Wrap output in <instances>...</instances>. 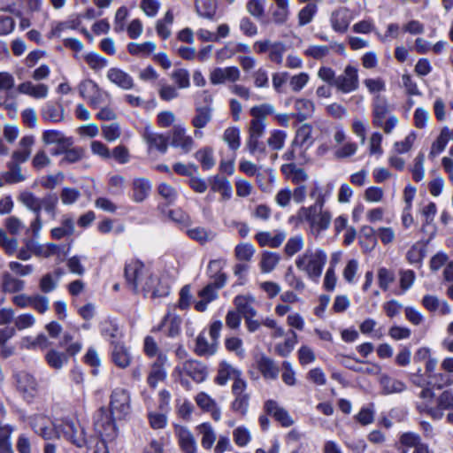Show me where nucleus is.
<instances>
[{"instance_id":"obj_11","label":"nucleus","mask_w":453,"mask_h":453,"mask_svg":"<svg viewBox=\"0 0 453 453\" xmlns=\"http://www.w3.org/2000/svg\"><path fill=\"white\" fill-rule=\"evenodd\" d=\"M173 374L186 375L196 383H201L207 377V368L202 362L195 359H187L179 362L174 368Z\"/></svg>"},{"instance_id":"obj_26","label":"nucleus","mask_w":453,"mask_h":453,"mask_svg":"<svg viewBox=\"0 0 453 453\" xmlns=\"http://www.w3.org/2000/svg\"><path fill=\"white\" fill-rule=\"evenodd\" d=\"M179 444L184 453H196L197 445L192 433L185 426H178L175 428Z\"/></svg>"},{"instance_id":"obj_13","label":"nucleus","mask_w":453,"mask_h":453,"mask_svg":"<svg viewBox=\"0 0 453 453\" xmlns=\"http://www.w3.org/2000/svg\"><path fill=\"white\" fill-rule=\"evenodd\" d=\"M28 422L34 432L44 440H51L55 438V423L51 422L47 416L35 414L28 418Z\"/></svg>"},{"instance_id":"obj_51","label":"nucleus","mask_w":453,"mask_h":453,"mask_svg":"<svg viewBox=\"0 0 453 453\" xmlns=\"http://www.w3.org/2000/svg\"><path fill=\"white\" fill-rule=\"evenodd\" d=\"M85 150L81 147H69L66 150L65 157H63L59 162L60 165L67 164H74L85 157Z\"/></svg>"},{"instance_id":"obj_4","label":"nucleus","mask_w":453,"mask_h":453,"mask_svg":"<svg viewBox=\"0 0 453 453\" xmlns=\"http://www.w3.org/2000/svg\"><path fill=\"white\" fill-rule=\"evenodd\" d=\"M124 276L127 286L134 292L151 288L150 280L153 276L150 269L139 259L132 258L126 262Z\"/></svg>"},{"instance_id":"obj_56","label":"nucleus","mask_w":453,"mask_h":453,"mask_svg":"<svg viewBox=\"0 0 453 453\" xmlns=\"http://www.w3.org/2000/svg\"><path fill=\"white\" fill-rule=\"evenodd\" d=\"M275 111L274 106L271 104H262L259 105L253 106L250 113L253 117L252 119H258L263 122H265L266 117L268 115L273 114Z\"/></svg>"},{"instance_id":"obj_55","label":"nucleus","mask_w":453,"mask_h":453,"mask_svg":"<svg viewBox=\"0 0 453 453\" xmlns=\"http://www.w3.org/2000/svg\"><path fill=\"white\" fill-rule=\"evenodd\" d=\"M45 359L48 365L56 369H61L67 363V356L64 353L58 352L57 350L51 349L48 351L45 356Z\"/></svg>"},{"instance_id":"obj_2","label":"nucleus","mask_w":453,"mask_h":453,"mask_svg":"<svg viewBox=\"0 0 453 453\" xmlns=\"http://www.w3.org/2000/svg\"><path fill=\"white\" fill-rule=\"evenodd\" d=\"M94 426L100 438L89 441L88 453H109L108 443L118 436L116 423L108 416L104 408H100L94 415Z\"/></svg>"},{"instance_id":"obj_47","label":"nucleus","mask_w":453,"mask_h":453,"mask_svg":"<svg viewBox=\"0 0 453 453\" xmlns=\"http://www.w3.org/2000/svg\"><path fill=\"white\" fill-rule=\"evenodd\" d=\"M380 384L383 389V393L386 395L401 393L406 388V386L403 381L390 378L388 376H383L380 380Z\"/></svg>"},{"instance_id":"obj_42","label":"nucleus","mask_w":453,"mask_h":453,"mask_svg":"<svg viewBox=\"0 0 453 453\" xmlns=\"http://www.w3.org/2000/svg\"><path fill=\"white\" fill-rule=\"evenodd\" d=\"M312 127L308 124H303L296 131L295 139L293 140V146L303 147L306 145L311 146L313 141L311 140Z\"/></svg>"},{"instance_id":"obj_32","label":"nucleus","mask_w":453,"mask_h":453,"mask_svg":"<svg viewBox=\"0 0 453 453\" xmlns=\"http://www.w3.org/2000/svg\"><path fill=\"white\" fill-rule=\"evenodd\" d=\"M314 104L308 99H297L295 102V110L296 112L293 113V117L296 118L298 121L303 122L310 118H311L314 112Z\"/></svg>"},{"instance_id":"obj_34","label":"nucleus","mask_w":453,"mask_h":453,"mask_svg":"<svg viewBox=\"0 0 453 453\" xmlns=\"http://www.w3.org/2000/svg\"><path fill=\"white\" fill-rule=\"evenodd\" d=\"M25 288V281L13 276L9 272L2 274V289L4 293H18Z\"/></svg>"},{"instance_id":"obj_24","label":"nucleus","mask_w":453,"mask_h":453,"mask_svg":"<svg viewBox=\"0 0 453 453\" xmlns=\"http://www.w3.org/2000/svg\"><path fill=\"white\" fill-rule=\"evenodd\" d=\"M35 143V138L33 135H26L19 141L20 150H15L12 156V161L10 163H17L18 165L25 163L28 160L31 155V148Z\"/></svg>"},{"instance_id":"obj_5","label":"nucleus","mask_w":453,"mask_h":453,"mask_svg":"<svg viewBox=\"0 0 453 453\" xmlns=\"http://www.w3.org/2000/svg\"><path fill=\"white\" fill-rule=\"evenodd\" d=\"M55 438H64L77 447L88 444L84 429L73 418H63L54 424Z\"/></svg>"},{"instance_id":"obj_19","label":"nucleus","mask_w":453,"mask_h":453,"mask_svg":"<svg viewBox=\"0 0 453 453\" xmlns=\"http://www.w3.org/2000/svg\"><path fill=\"white\" fill-rule=\"evenodd\" d=\"M196 403L203 411L210 412L215 421L221 418V410L216 401L205 392H200L195 397Z\"/></svg>"},{"instance_id":"obj_8","label":"nucleus","mask_w":453,"mask_h":453,"mask_svg":"<svg viewBox=\"0 0 453 453\" xmlns=\"http://www.w3.org/2000/svg\"><path fill=\"white\" fill-rule=\"evenodd\" d=\"M130 401L127 390L120 388L112 390L110 396V413L107 412V414L114 423L116 419H123L130 413ZM104 408L107 410L105 407Z\"/></svg>"},{"instance_id":"obj_44","label":"nucleus","mask_w":453,"mask_h":453,"mask_svg":"<svg viewBox=\"0 0 453 453\" xmlns=\"http://www.w3.org/2000/svg\"><path fill=\"white\" fill-rule=\"evenodd\" d=\"M217 344L214 342H208L205 335L200 334L196 342L195 352L198 356H211L216 352Z\"/></svg>"},{"instance_id":"obj_22","label":"nucleus","mask_w":453,"mask_h":453,"mask_svg":"<svg viewBox=\"0 0 453 453\" xmlns=\"http://www.w3.org/2000/svg\"><path fill=\"white\" fill-rule=\"evenodd\" d=\"M106 77L111 83L124 90H128L134 88V83L133 78L127 73L119 68H110L107 71Z\"/></svg>"},{"instance_id":"obj_57","label":"nucleus","mask_w":453,"mask_h":453,"mask_svg":"<svg viewBox=\"0 0 453 453\" xmlns=\"http://www.w3.org/2000/svg\"><path fill=\"white\" fill-rule=\"evenodd\" d=\"M317 6L314 4H307L298 12V25L300 27L306 26L311 23L317 13Z\"/></svg>"},{"instance_id":"obj_64","label":"nucleus","mask_w":453,"mask_h":453,"mask_svg":"<svg viewBox=\"0 0 453 453\" xmlns=\"http://www.w3.org/2000/svg\"><path fill=\"white\" fill-rule=\"evenodd\" d=\"M255 253V248L251 243H240L234 249V254L240 261H250Z\"/></svg>"},{"instance_id":"obj_16","label":"nucleus","mask_w":453,"mask_h":453,"mask_svg":"<svg viewBox=\"0 0 453 453\" xmlns=\"http://www.w3.org/2000/svg\"><path fill=\"white\" fill-rule=\"evenodd\" d=\"M241 77V72L236 66L217 67L210 75V81L212 84H222L226 81L235 82Z\"/></svg>"},{"instance_id":"obj_59","label":"nucleus","mask_w":453,"mask_h":453,"mask_svg":"<svg viewBox=\"0 0 453 453\" xmlns=\"http://www.w3.org/2000/svg\"><path fill=\"white\" fill-rule=\"evenodd\" d=\"M171 77L178 88L185 89L190 86L189 73L187 69L179 68L173 71Z\"/></svg>"},{"instance_id":"obj_35","label":"nucleus","mask_w":453,"mask_h":453,"mask_svg":"<svg viewBox=\"0 0 453 453\" xmlns=\"http://www.w3.org/2000/svg\"><path fill=\"white\" fill-rule=\"evenodd\" d=\"M143 138L149 148L156 149L160 153L165 154L168 148V138L161 134L146 132Z\"/></svg>"},{"instance_id":"obj_10","label":"nucleus","mask_w":453,"mask_h":453,"mask_svg":"<svg viewBox=\"0 0 453 453\" xmlns=\"http://www.w3.org/2000/svg\"><path fill=\"white\" fill-rule=\"evenodd\" d=\"M246 388L247 382L243 379H238L232 385V394L234 399L231 403V409L242 417L247 415L250 406V395L246 392Z\"/></svg>"},{"instance_id":"obj_52","label":"nucleus","mask_w":453,"mask_h":453,"mask_svg":"<svg viewBox=\"0 0 453 453\" xmlns=\"http://www.w3.org/2000/svg\"><path fill=\"white\" fill-rule=\"evenodd\" d=\"M81 21L79 19H69L65 21L57 23L50 31L51 37H60L62 33L66 30L77 29Z\"/></svg>"},{"instance_id":"obj_20","label":"nucleus","mask_w":453,"mask_h":453,"mask_svg":"<svg viewBox=\"0 0 453 453\" xmlns=\"http://www.w3.org/2000/svg\"><path fill=\"white\" fill-rule=\"evenodd\" d=\"M17 388L21 393L27 395L29 396H33L38 389V383L35 378L27 372H19L15 375Z\"/></svg>"},{"instance_id":"obj_38","label":"nucleus","mask_w":453,"mask_h":453,"mask_svg":"<svg viewBox=\"0 0 453 453\" xmlns=\"http://www.w3.org/2000/svg\"><path fill=\"white\" fill-rule=\"evenodd\" d=\"M276 8L273 11L272 16L273 22L282 25L287 22L289 17V1L288 0H273Z\"/></svg>"},{"instance_id":"obj_50","label":"nucleus","mask_w":453,"mask_h":453,"mask_svg":"<svg viewBox=\"0 0 453 453\" xmlns=\"http://www.w3.org/2000/svg\"><path fill=\"white\" fill-rule=\"evenodd\" d=\"M157 48L154 42H145L142 43L129 42L127 45V50L131 55H150Z\"/></svg>"},{"instance_id":"obj_62","label":"nucleus","mask_w":453,"mask_h":453,"mask_svg":"<svg viewBox=\"0 0 453 453\" xmlns=\"http://www.w3.org/2000/svg\"><path fill=\"white\" fill-rule=\"evenodd\" d=\"M233 437L235 444L239 447L247 446L252 438L250 430L243 426H238L234 430Z\"/></svg>"},{"instance_id":"obj_6","label":"nucleus","mask_w":453,"mask_h":453,"mask_svg":"<svg viewBox=\"0 0 453 453\" xmlns=\"http://www.w3.org/2000/svg\"><path fill=\"white\" fill-rule=\"evenodd\" d=\"M399 122L395 115L389 114V106L387 101L376 96L372 103V125L375 127L382 128L384 133L389 134L393 132Z\"/></svg>"},{"instance_id":"obj_28","label":"nucleus","mask_w":453,"mask_h":453,"mask_svg":"<svg viewBox=\"0 0 453 453\" xmlns=\"http://www.w3.org/2000/svg\"><path fill=\"white\" fill-rule=\"evenodd\" d=\"M257 363V369L265 380H276L278 378L280 368L272 358L262 355Z\"/></svg>"},{"instance_id":"obj_37","label":"nucleus","mask_w":453,"mask_h":453,"mask_svg":"<svg viewBox=\"0 0 453 453\" xmlns=\"http://www.w3.org/2000/svg\"><path fill=\"white\" fill-rule=\"evenodd\" d=\"M220 261L219 260H211L208 265V272L210 273V277L212 280V282L210 284H213V287L216 289L222 288L226 281V276L225 273H220Z\"/></svg>"},{"instance_id":"obj_30","label":"nucleus","mask_w":453,"mask_h":453,"mask_svg":"<svg viewBox=\"0 0 453 453\" xmlns=\"http://www.w3.org/2000/svg\"><path fill=\"white\" fill-rule=\"evenodd\" d=\"M151 183L149 179L136 178L133 180V200L136 203L144 201L150 195Z\"/></svg>"},{"instance_id":"obj_45","label":"nucleus","mask_w":453,"mask_h":453,"mask_svg":"<svg viewBox=\"0 0 453 453\" xmlns=\"http://www.w3.org/2000/svg\"><path fill=\"white\" fill-rule=\"evenodd\" d=\"M7 167L9 170L3 173V178L6 183L15 184L26 180L25 175L21 173L20 165H18L17 163L9 162Z\"/></svg>"},{"instance_id":"obj_36","label":"nucleus","mask_w":453,"mask_h":453,"mask_svg":"<svg viewBox=\"0 0 453 453\" xmlns=\"http://www.w3.org/2000/svg\"><path fill=\"white\" fill-rule=\"evenodd\" d=\"M211 188L213 192L221 193L224 200H229L232 196L233 188L230 181L223 176L216 175L211 182Z\"/></svg>"},{"instance_id":"obj_29","label":"nucleus","mask_w":453,"mask_h":453,"mask_svg":"<svg viewBox=\"0 0 453 453\" xmlns=\"http://www.w3.org/2000/svg\"><path fill=\"white\" fill-rule=\"evenodd\" d=\"M18 91L21 94L30 96L36 99L45 98L49 93V88L45 84H33L31 81H25L18 86Z\"/></svg>"},{"instance_id":"obj_46","label":"nucleus","mask_w":453,"mask_h":453,"mask_svg":"<svg viewBox=\"0 0 453 453\" xmlns=\"http://www.w3.org/2000/svg\"><path fill=\"white\" fill-rule=\"evenodd\" d=\"M280 260V257L276 252L265 251L262 254L260 268L262 273H268L275 269Z\"/></svg>"},{"instance_id":"obj_14","label":"nucleus","mask_w":453,"mask_h":453,"mask_svg":"<svg viewBox=\"0 0 453 453\" xmlns=\"http://www.w3.org/2000/svg\"><path fill=\"white\" fill-rule=\"evenodd\" d=\"M171 146L180 149L185 154L192 150L195 145L193 138L187 134L186 128L180 125L174 126L171 132Z\"/></svg>"},{"instance_id":"obj_9","label":"nucleus","mask_w":453,"mask_h":453,"mask_svg":"<svg viewBox=\"0 0 453 453\" xmlns=\"http://www.w3.org/2000/svg\"><path fill=\"white\" fill-rule=\"evenodd\" d=\"M204 105L196 103L195 115L191 119L192 126L196 128L194 134L196 137L201 138L203 132L199 131L205 127L212 119V96L207 92L201 93Z\"/></svg>"},{"instance_id":"obj_60","label":"nucleus","mask_w":453,"mask_h":453,"mask_svg":"<svg viewBox=\"0 0 453 453\" xmlns=\"http://www.w3.org/2000/svg\"><path fill=\"white\" fill-rule=\"evenodd\" d=\"M292 336L286 339L284 342L279 343L275 346L276 353L280 357H288L294 349L297 339L296 334L294 331H290Z\"/></svg>"},{"instance_id":"obj_1","label":"nucleus","mask_w":453,"mask_h":453,"mask_svg":"<svg viewBox=\"0 0 453 453\" xmlns=\"http://www.w3.org/2000/svg\"><path fill=\"white\" fill-rule=\"evenodd\" d=\"M18 201L29 211L35 214L30 222L27 233H31L35 239L40 237L43 226L42 211H44L51 219H56L58 215V197L55 193H47L39 197L31 191L24 190L19 193Z\"/></svg>"},{"instance_id":"obj_33","label":"nucleus","mask_w":453,"mask_h":453,"mask_svg":"<svg viewBox=\"0 0 453 453\" xmlns=\"http://www.w3.org/2000/svg\"><path fill=\"white\" fill-rule=\"evenodd\" d=\"M254 298H250L244 296H237L234 299V303L238 312L245 319L255 318L257 311L252 305Z\"/></svg>"},{"instance_id":"obj_12","label":"nucleus","mask_w":453,"mask_h":453,"mask_svg":"<svg viewBox=\"0 0 453 453\" xmlns=\"http://www.w3.org/2000/svg\"><path fill=\"white\" fill-rule=\"evenodd\" d=\"M334 88L341 93L349 94L359 88L358 70L357 67L348 65L342 73L337 76Z\"/></svg>"},{"instance_id":"obj_63","label":"nucleus","mask_w":453,"mask_h":453,"mask_svg":"<svg viewBox=\"0 0 453 453\" xmlns=\"http://www.w3.org/2000/svg\"><path fill=\"white\" fill-rule=\"evenodd\" d=\"M84 58L89 67L95 71L101 70L108 65V60L96 52L88 53Z\"/></svg>"},{"instance_id":"obj_53","label":"nucleus","mask_w":453,"mask_h":453,"mask_svg":"<svg viewBox=\"0 0 453 453\" xmlns=\"http://www.w3.org/2000/svg\"><path fill=\"white\" fill-rule=\"evenodd\" d=\"M260 138H248L246 141V149L250 155L261 159L265 156L266 148L264 142L259 141Z\"/></svg>"},{"instance_id":"obj_58","label":"nucleus","mask_w":453,"mask_h":453,"mask_svg":"<svg viewBox=\"0 0 453 453\" xmlns=\"http://www.w3.org/2000/svg\"><path fill=\"white\" fill-rule=\"evenodd\" d=\"M304 246V240L301 234L290 237L285 247L284 251L288 257H293L301 250H303Z\"/></svg>"},{"instance_id":"obj_39","label":"nucleus","mask_w":453,"mask_h":453,"mask_svg":"<svg viewBox=\"0 0 453 453\" xmlns=\"http://www.w3.org/2000/svg\"><path fill=\"white\" fill-rule=\"evenodd\" d=\"M186 234L189 238L198 242L200 244L211 242L216 236V234L213 231L202 226L188 228L186 230Z\"/></svg>"},{"instance_id":"obj_48","label":"nucleus","mask_w":453,"mask_h":453,"mask_svg":"<svg viewBox=\"0 0 453 453\" xmlns=\"http://www.w3.org/2000/svg\"><path fill=\"white\" fill-rule=\"evenodd\" d=\"M195 157L200 162L203 170H210L215 165L213 150L211 148L206 147L197 150Z\"/></svg>"},{"instance_id":"obj_7","label":"nucleus","mask_w":453,"mask_h":453,"mask_svg":"<svg viewBox=\"0 0 453 453\" xmlns=\"http://www.w3.org/2000/svg\"><path fill=\"white\" fill-rule=\"evenodd\" d=\"M296 218L301 222H307L318 233L328 229L332 220V215L328 211L304 206L298 210Z\"/></svg>"},{"instance_id":"obj_17","label":"nucleus","mask_w":453,"mask_h":453,"mask_svg":"<svg viewBox=\"0 0 453 453\" xmlns=\"http://www.w3.org/2000/svg\"><path fill=\"white\" fill-rule=\"evenodd\" d=\"M353 17L350 12L346 8H340L332 12L330 17L331 27L337 33H345Z\"/></svg>"},{"instance_id":"obj_15","label":"nucleus","mask_w":453,"mask_h":453,"mask_svg":"<svg viewBox=\"0 0 453 453\" xmlns=\"http://www.w3.org/2000/svg\"><path fill=\"white\" fill-rule=\"evenodd\" d=\"M167 356L159 352L156 361L153 363L149 373L147 382L151 388H156L158 382L163 381L166 378V371L165 365L167 364Z\"/></svg>"},{"instance_id":"obj_54","label":"nucleus","mask_w":453,"mask_h":453,"mask_svg":"<svg viewBox=\"0 0 453 453\" xmlns=\"http://www.w3.org/2000/svg\"><path fill=\"white\" fill-rule=\"evenodd\" d=\"M151 288L148 290H142L144 295L150 294L151 298L165 296L169 294V288L160 283L157 277L152 276L150 280Z\"/></svg>"},{"instance_id":"obj_61","label":"nucleus","mask_w":453,"mask_h":453,"mask_svg":"<svg viewBox=\"0 0 453 453\" xmlns=\"http://www.w3.org/2000/svg\"><path fill=\"white\" fill-rule=\"evenodd\" d=\"M14 432L12 426H7L0 434V453H13L11 437Z\"/></svg>"},{"instance_id":"obj_25","label":"nucleus","mask_w":453,"mask_h":453,"mask_svg":"<svg viewBox=\"0 0 453 453\" xmlns=\"http://www.w3.org/2000/svg\"><path fill=\"white\" fill-rule=\"evenodd\" d=\"M238 379H242L241 371L234 368L231 365L223 361L219 364L218 374L215 377L214 381L219 386H224L229 380H233L234 382Z\"/></svg>"},{"instance_id":"obj_49","label":"nucleus","mask_w":453,"mask_h":453,"mask_svg":"<svg viewBox=\"0 0 453 453\" xmlns=\"http://www.w3.org/2000/svg\"><path fill=\"white\" fill-rule=\"evenodd\" d=\"M223 140L232 150H237L241 146L240 130L238 127H227L223 134Z\"/></svg>"},{"instance_id":"obj_31","label":"nucleus","mask_w":453,"mask_h":453,"mask_svg":"<svg viewBox=\"0 0 453 453\" xmlns=\"http://www.w3.org/2000/svg\"><path fill=\"white\" fill-rule=\"evenodd\" d=\"M42 117L47 121L60 122L64 120V108L61 104L48 102L42 109Z\"/></svg>"},{"instance_id":"obj_3","label":"nucleus","mask_w":453,"mask_h":453,"mask_svg":"<svg viewBox=\"0 0 453 453\" xmlns=\"http://www.w3.org/2000/svg\"><path fill=\"white\" fill-rule=\"evenodd\" d=\"M326 261L327 256L323 250H306L296 259V266L298 270L305 273L310 280L318 282Z\"/></svg>"},{"instance_id":"obj_40","label":"nucleus","mask_w":453,"mask_h":453,"mask_svg":"<svg viewBox=\"0 0 453 453\" xmlns=\"http://www.w3.org/2000/svg\"><path fill=\"white\" fill-rule=\"evenodd\" d=\"M42 140L45 144H58L64 143L66 145H73V139L65 136L58 130H46L42 133Z\"/></svg>"},{"instance_id":"obj_27","label":"nucleus","mask_w":453,"mask_h":453,"mask_svg":"<svg viewBox=\"0 0 453 453\" xmlns=\"http://www.w3.org/2000/svg\"><path fill=\"white\" fill-rule=\"evenodd\" d=\"M111 359L112 362L119 368H127L131 363V355L129 350L124 344L119 342H112Z\"/></svg>"},{"instance_id":"obj_43","label":"nucleus","mask_w":453,"mask_h":453,"mask_svg":"<svg viewBox=\"0 0 453 453\" xmlns=\"http://www.w3.org/2000/svg\"><path fill=\"white\" fill-rule=\"evenodd\" d=\"M197 430L202 434V446L206 449H210L216 441V434L213 427L210 423L205 422L199 425Z\"/></svg>"},{"instance_id":"obj_41","label":"nucleus","mask_w":453,"mask_h":453,"mask_svg":"<svg viewBox=\"0 0 453 453\" xmlns=\"http://www.w3.org/2000/svg\"><path fill=\"white\" fill-rule=\"evenodd\" d=\"M196 10L200 17L213 19L217 10V0H196Z\"/></svg>"},{"instance_id":"obj_23","label":"nucleus","mask_w":453,"mask_h":453,"mask_svg":"<svg viewBox=\"0 0 453 453\" xmlns=\"http://www.w3.org/2000/svg\"><path fill=\"white\" fill-rule=\"evenodd\" d=\"M286 236L287 234L283 230L276 231L273 235L270 232L262 231L256 234L255 239L261 247L279 248L285 241Z\"/></svg>"},{"instance_id":"obj_21","label":"nucleus","mask_w":453,"mask_h":453,"mask_svg":"<svg viewBox=\"0 0 453 453\" xmlns=\"http://www.w3.org/2000/svg\"><path fill=\"white\" fill-rule=\"evenodd\" d=\"M265 410L267 414L272 415L284 427H289L294 424V420L288 412L273 400L265 402Z\"/></svg>"},{"instance_id":"obj_18","label":"nucleus","mask_w":453,"mask_h":453,"mask_svg":"<svg viewBox=\"0 0 453 453\" xmlns=\"http://www.w3.org/2000/svg\"><path fill=\"white\" fill-rule=\"evenodd\" d=\"M333 189L334 186L332 184H328L326 186V189L325 190L318 181H314L309 190V196L311 199L314 200V203L309 207L323 209L326 199L333 192Z\"/></svg>"}]
</instances>
